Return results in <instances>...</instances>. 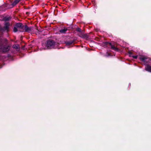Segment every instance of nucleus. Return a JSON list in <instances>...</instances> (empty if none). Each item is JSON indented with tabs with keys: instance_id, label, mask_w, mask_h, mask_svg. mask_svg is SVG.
I'll list each match as a JSON object with an SVG mask.
<instances>
[{
	"instance_id": "f257e3e1",
	"label": "nucleus",
	"mask_w": 151,
	"mask_h": 151,
	"mask_svg": "<svg viewBox=\"0 0 151 151\" xmlns=\"http://www.w3.org/2000/svg\"><path fill=\"white\" fill-rule=\"evenodd\" d=\"M57 47V44L54 40H49L47 41L46 45L47 49L55 48Z\"/></svg>"
},
{
	"instance_id": "f03ea898",
	"label": "nucleus",
	"mask_w": 151,
	"mask_h": 151,
	"mask_svg": "<svg viewBox=\"0 0 151 151\" xmlns=\"http://www.w3.org/2000/svg\"><path fill=\"white\" fill-rule=\"evenodd\" d=\"M10 49L9 46H6L4 47L3 45V42L0 37V51H2L3 52H6L8 51Z\"/></svg>"
},
{
	"instance_id": "7ed1b4c3",
	"label": "nucleus",
	"mask_w": 151,
	"mask_h": 151,
	"mask_svg": "<svg viewBox=\"0 0 151 151\" xmlns=\"http://www.w3.org/2000/svg\"><path fill=\"white\" fill-rule=\"evenodd\" d=\"M9 22H6L5 24V26L3 27L0 28V31L4 32L5 31H8L9 30V27L10 25Z\"/></svg>"
},
{
	"instance_id": "20e7f679",
	"label": "nucleus",
	"mask_w": 151,
	"mask_h": 151,
	"mask_svg": "<svg viewBox=\"0 0 151 151\" xmlns=\"http://www.w3.org/2000/svg\"><path fill=\"white\" fill-rule=\"evenodd\" d=\"M33 29V27H28L27 25H25L23 27V29L24 31L30 32Z\"/></svg>"
},
{
	"instance_id": "39448f33",
	"label": "nucleus",
	"mask_w": 151,
	"mask_h": 151,
	"mask_svg": "<svg viewBox=\"0 0 151 151\" xmlns=\"http://www.w3.org/2000/svg\"><path fill=\"white\" fill-rule=\"evenodd\" d=\"M145 70L146 71L151 72V66L149 65H147L145 69Z\"/></svg>"
},
{
	"instance_id": "423d86ee",
	"label": "nucleus",
	"mask_w": 151,
	"mask_h": 151,
	"mask_svg": "<svg viewBox=\"0 0 151 151\" xmlns=\"http://www.w3.org/2000/svg\"><path fill=\"white\" fill-rule=\"evenodd\" d=\"M24 26L22 23H18L16 24V26L18 27L22 28L23 29Z\"/></svg>"
},
{
	"instance_id": "0eeeda50",
	"label": "nucleus",
	"mask_w": 151,
	"mask_h": 151,
	"mask_svg": "<svg viewBox=\"0 0 151 151\" xmlns=\"http://www.w3.org/2000/svg\"><path fill=\"white\" fill-rule=\"evenodd\" d=\"M139 59L142 61L143 62H145L146 60H147V58L145 56H142L139 57Z\"/></svg>"
},
{
	"instance_id": "6e6552de",
	"label": "nucleus",
	"mask_w": 151,
	"mask_h": 151,
	"mask_svg": "<svg viewBox=\"0 0 151 151\" xmlns=\"http://www.w3.org/2000/svg\"><path fill=\"white\" fill-rule=\"evenodd\" d=\"M67 29L64 28L63 29H60L59 32L61 33H65L67 31Z\"/></svg>"
},
{
	"instance_id": "1a4fd4ad",
	"label": "nucleus",
	"mask_w": 151,
	"mask_h": 151,
	"mask_svg": "<svg viewBox=\"0 0 151 151\" xmlns=\"http://www.w3.org/2000/svg\"><path fill=\"white\" fill-rule=\"evenodd\" d=\"M20 1V0H15L14 2L12 3V7H13L14 6L17 4Z\"/></svg>"
},
{
	"instance_id": "9d476101",
	"label": "nucleus",
	"mask_w": 151,
	"mask_h": 151,
	"mask_svg": "<svg viewBox=\"0 0 151 151\" xmlns=\"http://www.w3.org/2000/svg\"><path fill=\"white\" fill-rule=\"evenodd\" d=\"M110 45H111V48L112 49L114 50L115 51H118V49L117 47H116L114 45H111V44H110Z\"/></svg>"
},
{
	"instance_id": "9b49d317",
	"label": "nucleus",
	"mask_w": 151,
	"mask_h": 151,
	"mask_svg": "<svg viewBox=\"0 0 151 151\" xmlns=\"http://www.w3.org/2000/svg\"><path fill=\"white\" fill-rule=\"evenodd\" d=\"M73 42L72 40H70L67 41L65 42V43L67 45H69L71 44Z\"/></svg>"
},
{
	"instance_id": "f8f14e48",
	"label": "nucleus",
	"mask_w": 151,
	"mask_h": 151,
	"mask_svg": "<svg viewBox=\"0 0 151 151\" xmlns=\"http://www.w3.org/2000/svg\"><path fill=\"white\" fill-rule=\"evenodd\" d=\"M13 47L19 50V46L18 45H13Z\"/></svg>"
},
{
	"instance_id": "ddd939ff",
	"label": "nucleus",
	"mask_w": 151,
	"mask_h": 151,
	"mask_svg": "<svg viewBox=\"0 0 151 151\" xmlns=\"http://www.w3.org/2000/svg\"><path fill=\"white\" fill-rule=\"evenodd\" d=\"M10 19V17H5L4 18V19L6 21L9 20Z\"/></svg>"
},
{
	"instance_id": "4468645a",
	"label": "nucleus",
	"mask_w": 151,
	"mask_h": 151,
	"mask_svg": "<svg viewBox=\"0 0 151 151\" xmlns=\"http://www.w3.org/2000/svg\"><path fill=\"white\" fill-rule=\"evenodd\" d=\"M18 29L17 27H14L13 29V31L14 32H16L17 31Z\"/></svg>"
},
{
	"instance_id": "2eb2a0df",
	"label": "nucleus",
	"mask_w": 151,
	"mask_h": 151,
	"mask_svg": "<svg viewBox=\"0 0 151 151\" xmlns=\"http://www.w3.org/2000/svg\"><path fill=\"white\" fill-rule=\"evenodd\" d=\"M132 57L134 59H137V55L132 56Z\"/></svg>"
},
{
	"instance_id": "dca6fc26",
	"label": "nucleus",
	"mask_w": 151,
	"mask_h": 151,
	"mask_svg": "<svg viewBox=\"0 0 151 151\" xmlns=\"http://www.w3.org/2000/svg\"><path fill=\"white\" fill-rule=\"evenodd\" d=\"M77 30L78 32H81V29L80 28H78L77 29Z\"/></svg>"
}]
</instances>
